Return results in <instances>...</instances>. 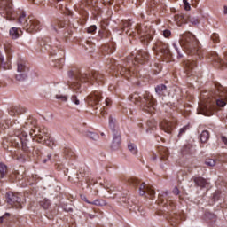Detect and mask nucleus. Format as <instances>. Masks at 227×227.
Wrapping results in <instances>:
<instances>
[{
  "instance_id": "1",
  "label": "nucleus",
  "mask_w": 227,
  "mask_h": 227,
  "mask_svg": "<svg viewBox=\"0 0 227 227\" xmlns=\"http://www.w3.org/2000/svg\"><path fill=\"white\" fill-rule=\"evenodd\" d=\"M227 102V90L219 82H215L214 87L208 94L206 103L199 105L198 114L210 116V104H216L218 107H224Z\"/></svg>"
},
{
  "instance_id": "2",
  "label": "nucleus",
  "mask_w": 227,
  "mask_h": 227,
  "mask_svg": "<svg viewBox=\"0 0 227 227\" xmlns=\"http://www.w3.org/2000/svg\"><path fill=\"white\" fill-rule=\"evenodd\" d=\"M68 77L71 80L67 82L70 90L79 93L81 90V82H88L89 84H103L104 74L98 71H91L89 73L81 74L79 72L69 71Z\"/></svg>"
},
{
  "instance_id": "3",
  "label": "nucleus",
  "mask_w": 227,
  "mask_h": 227,
  "mask_svg": "<svg viewBox=\"0 0 227 227\" xmlns=\"http://www.w3.org/2000/svg\"><path fill=\"white\" fill-rule=\"evenodd\" d=\"M181 47H184L186 54L190 56H195V59H201L203 58V50L196 36L191 32L183 34L179 40Z\"/></svg>"
},
{
  "instance_id": "4",
  "label": "nucleus",
  "mask_w": 227,
  "mask_h": 227,
  "mask_svg": "<svg viewBox=\"0 0 227 227\" xmlns=\"http://www.w3.org/2000/svg\"><path fill=\"white\" fill-rule=\"evenodd\" d=\"M130 101L137 106H140L143 111L146 113H153L155 111V98L150 94V92H145L142 96L135 92L130 96Z\"/></svg>"
},
{
  "instance_id": "5",
  "label": "nucleus",
  "mask_w": 227,
  "mask_h": 227,
  "mask_svg": "<svg viewBox=\"0 0 227 227\" xmlns=\"http://www.w3.org/2000/svg\"><path fill=\"white\" fill-rule=\"evenodd\" d=\"M29 136H27V132L24 131V129H15L14 135L10 137L9 141L11 146L14 148H20L23 152H31V142L28 139Z\"/></svg>"
},
{
  "instance_id": "6",
  "label": "nucleus",
  "mask_w": 227,
  "mask_h": 227,
  "mask_svg": "<svg viewBox=\"0 0 227 227\" xmlns=\"http://www.w3.org/2000/svg\"><path fill=\"white\" fill-rule=\"evenodd\" d=\"M18 24H20L21 27L27 33H36V31H40V21L33 17L27 18L25 12L19 13Z\"/></svg>"
},
{
  "instance_id": "7",
  "label": "nucleus",
  "mask_w": 227,
  "mask_h": 227,
  "mask_svg": "<svg viewBox=\"0 0 227 227\" xmlns=\"http://www.w3.org/2000/svg\"><path fill=\"white\" fill-rule=\"evenodd\" d=\"M136 31L137 32H130L129 35H131V36L137 35L142 43H148V42L153 38V35H152L153 31L146 25H137Z\"/></svg>"
},
{
  "instance_id": "8",
  "label": "nucleus",
  "mask_w": 227,
  "mask_h": 227,
  "mask_svg": "<svg viewBox=\"0 0 227 227\" xmlns=\"http://www.w3.org/2000/svg\"><path fill=\"white\" fill-rule=\"evenodd\" d=\"M0 15L7 20H15V12H13V4L12 0H0Z\"/></svg>"
},
{
  "instance_id": "9",
  "label": "nucleus",
  "mask_w": 227,
  "mask_h": 227,
  "mask_svg": "<svg viewBox=\"0 0 227 227\" xmlns=\"http://www.w3.org/2000/svg\"><path fill=\"white\" fill-rule=\"evenodd\" d=\"M6 203L9 204L12 208H16V210L22 208V199L19 197V194L12 192L6 193Z\"/></svg>"
},
{
  "instance_id": "10",
  "label": "nucleus",
  "mask_w": 227,
  "mask_h": 227,
  "mask_svg": "<svg viewBox=\"0 0 227 227\" xmlns=\"http://www.w3.org/2000/svg\"><path fill=\"white\" fill-rule=\"evenodd\" d=\"M27 72H29V67L26 66V62L24 60H18L17 74L15 75L16 81H26L27 79Z\"/></svg>"
},
{
  "instance_id": "11",
  "label": "nucleus",
  "mask_w": 227,
  "mask_h": 227,
  "mask_svg": "<svg viewBox=\"0 0 227 227\" xmlns=\"http://www.w3.org/2000/svg\"><path fill=\"white\" fill-rule=\"evenodd\" d=\"M153 49V51H156V52H160L162 56H165V58H168V59H170V58L173 56V53H171V51H169V46L164 43L162 41H158Z\"/></svg>"
},
{
  "instance_id": "12",
  "label": "nucleus",
  "mask_w": 227,
  "mask_h": 227,
  "mask_svg": "<svg viewBox=\"0 0 227 227\" xmlns=\"http://www.w3.org/2000/svg\"><path fill=\"white\" fill-rule=\"evenodd\" d=\"M111 70H116L119 72L122 77H125L126 79H130V75H132V72H134V68L130 67H123L120 65L116 66L115 60H112V65L110 66Z\"/></svg>"
},
{
  "instance_id": "13",
  "label": "nucleus",
  "mask_w": 227,
  "mask_h": 227,
  "mask_svg": "<svg viewBox=\"0 0 227 227\" xmlns=\"http://www.w3.org/2000/svg\"><path fill=\"white\" fill-rule=\"evenodd\" d=\"M28 132L29 136L35 137L37 143H43V141H45V134H47V132H45V129H42V128L38 127V124Z\"/></svg>"
},
{
  "instance_id": "14",
  "label": "nucleus",
  "mask_w": 227,
  "mask_h": 227,
  "mask_svg": "<svg viewBox=\"0 0 227 227\" xmlns=\"http://www.w3.org/2000/svg\"><path fill=\"white\" fill-rule=\"evenodd\" d=\"M149 59L150 54H148V51L140 50L135 56V62L133 65H145V63H148Z\"/></svg>"
},
{
  "instance_id": "15",
  "label": "nucleus",
  "mask_w": 227,
  "mask_h": 227,
  "mask_svg": "<svg viewBox=\"0 0 227 227\" xmlns=\"http://www.w3.org/2000/svg\"><path fill=\"white\" fill-rule=\"evenodd\" d=\"M138 192L140 196H149V198L152 200L155 196V190L150 185H146V183L143 182L138 188Z\"/></svg>"
},
{
  "instance_id": "16",
  "label": "nucleus",
  "mask_w": 227,
  "mask_h": 227,
  "mask_svg": "<svg viewBox=\"0 0 227 227\" xmlns=\"http://www.w3.org/2000/svg\"><path fill=\"white\" fill-rule=\"evenodd\" d=\"M87 100L89 106L95 107V106H98L100 100H102V93L94 91L88 96Z\"/></svg>"
},
{
  "instance_id": "17",
  "label": "nucleus",
  "mask_w": 227,
  "mask_h": 227,
  "mask_svg": "<svg viewBox=\"0 0 227 227\" xmlns=\"http://www.w3.org/2000/svg\"><path fill=\"white\" fill-rule=\"evenodd\" d=\"M175 125H176V121L164 120L160 122V127L161 130H163L167 134H171L173 132V129H175Z\"/></svg>"
},
{
  "instance_id": "18",
  "label": "nucleus",
  "mask_w": 227,
  "mask_h": 227,
  "mask_svg": "<svg viewBox=\"0 0 227 227\" xmlns=\"http://www.w3.org/2000/svg\"><path fill=\"white\" fill-rule=\"evenodd\" d=\"M36 125H38V121L36 120V118L29 116L23 124V129L30 132L32 129H35V127H36Z\"/></svg>"
},
{
  "instance_id": "19",
  "label": "nucleus",
  "mask_w": 227,
  "mask_h": 227,
  "mask_svg": "<svg viewBox=\"0 0 227 227\" xmlns=\"http://www.w3.org/2000/svg\"><path fill=\"white\" fill-rule=\"evenodd\" d=\"M213 59L220 65L222 68H227V51L223 53V59L219 57L217 53H214Z\"/></svg>"
},
{
  "instance_id": "20",
  "label": "nucleus",
  "mask_w": 227,
  "mask_h": 227,
  "mask_svg": "<svg viewBox=\"0 0 227 227\" xmlns=\"http://www.w3.org/2000/svg\"><path fill=\"white\" fill-rule=\"evenodd\" d=\"M121 145V135L120 132L114 133V139L111 145L112 150H120Z\"/></svg>"
},
{
  "instance_id": "21",
  "label": "nucleus",
  "mask_w": 227,
  "mask_h": 227,
  "mask_svg": "<svg viewBox=\"0 0 227 227\" xmlns=\"http://www.w3.org/2000/svg\"><path fill=\"white\" fill-rule=\"evenodd\" d=\"M174 20L177 26H184V24H187V20H189V16L186 14H176L174 17Z\"/></svg>"
},
{
  "instance_id": "22",
  "label": "nucleus",
  "mask_w": 227,
  "mask_h": 227,
  "mask_svg": "<svg viewBox=\"0 0 227 227\" xmlns=\"http://www.w3.org/2000/svg\"><path fill=\"white\" fill-rule=\"evenodd\" d=\"M43 138L44 140H43V145H45L46 146H48L49 148H54V146H56V142L54 141V138L52 137H51V135L49 133H46L44 135Z\"/></svg>"
},
{
  "instance_id": "23",
  "label": "nucleus",
  "mask_w": 227,
  "mask_h": 227,
  "mask_svg": "<svg viewBox=\"0 0 227 227\" xmlns=\"http://www.w3.org/2000/svg\"><path fill=\"white\" fill-rule=\"evenodd\" d=\"M40 46L42 47V49H45V51H48V52H50L51 56L56 55V51L59 50V46H52L44 43H40Z\"/></svg>"
},
{
  "instance_id": "24",
  "label": "nucleus",
  "mask_w": 227,
  "mask_h": 227,
  "mask_svg": "<svg viewBox=\"0 0 227 227\" xmlns=\"http://www.w3.org/2000/svg\"><path fill=\"white\" fill-rule=\"evenodd\" d=\"M184 68H185V72L186 74L189 76L191 75V70H194V68H196V60H185L184 62Z\"/></svg>"
},
{
  "instance_id": "25",
  "label": "nucleus",
  "mask_w": 227,
  "mask_h": 227,
  "mask_svg": "<svg viewBox=\"0 0 227 227\" xmlns=\"http://www.w3.org/2000/svg\"><path fill=\"white\" fill-rule=\"evenodd\" d=\"M25 111L20 106H14L9 109V114L10 116H18V114H22Z\"/></svg>"
},
{
  "instance_id": "26",
  "label": "nucleus",
  "mask_w": 227,
  "mask_h": 227,
  "mask_svg": "<svg viewBox=\"0 0 227 227\" xmlns=\"http://www.w3.org/2000/svg\"><path fill=\"white\" fill-rule=\"evenodd\" d=\"M155 92L160 97H166V93H168V87L164 84H160L155 87Z\"/></svg>"
},
{
  "instance_id": "27",
  "label": "nucleus",
  "mask_w": 227,
  "mask_h": 227,
  "mask_svg": "<svg viewBox=\"0 0 227 227\" xmlns=\"http://www.w3.org/2000/svg\"><path fill=\"white\" fill-rule=\"evenodd\" d=\"M192 180L197 187L203 188L207 186V184H208V182H207V179L203 177H193Z\"/></svg>"
},
{
  "instance_id": "28",
  "label": "nucleus",
  "mask_w": 227,
  "mask_h": 227,
  "mask_svg": "<svg viewBox=\"0 0 227 227\" xmlns=\"http://www.w3.org/2000/svg\"><path fill=\"white\" fill-rule=\"evenodd\" d=\"M9 33H10V36H12L13 40H17V38H19V36L22 35V30L17 27H12Z\"/></svg>"
},
{
  "instance_id": "29",
  "label": "nucleus",
  "mask_w": 227,
  "mask_h": 227,
  "mask_svg": "<svg viewBox=\"0 0 227 227\" xmlns=\"http://www.w3.org/2000/svg\"><path fill=\"white\" fill-rule=\"evenodd\" d=\"M159 152H160V159L162 160H166L168 157H169V151H168V148L160 147Z\"/></svg>"
},
{
  "instance_id": "30",
  "label": "nucleus",
  "mask_w": 227,
  "mask_h": 227,
  "mask_svg": "<svg viewBox=\"0 0 227 227\" xmlns=\"http://www.w3.org/2000/svg\"><path fill=\"white\" fill-rule=\"evenodd\" d=\"M109 128L111 129V130L114 134H116V132H119L115 129L116 128V120H114V118H113V116L109 117Z\"/></svg>"
},
{
  "instance_id": "31",
  "label": "nucleus",
  "mask_w": 227,
  "mask_h": 227,
  "mask_svg": "<svg viewBox=\"0 0 227 227\" xmlns=\"http://www.w3.org/2000/svg\"><path fill=\"white\" fill-rule=\"evenodd\" d=\"M8 174V167L4 163H0V178H4Z\"/></svg>"
},
{
  "instance_id": "32",
  "label": "nucleus",
  "mask_w": 227,
  "mask_h": 227,
  "mask_svg": "<svg viewBox=\"0 0 227 227\" xmlns=\"http://www.w3.org/2000/svg\"><path fill=\"white\" fill-rule=\"evenodd\" d=\"M39 205L43 210H49L51 208V200L44 199L39 202Z\"/></svg>"
},
{
  "instance_id": "33",
  "label": "nucleus",
  "mask_w": 227,
  "mask_h": 227,
  "mask_svg": "<svg viewBox=\"0 0 227 227\" xmlns=\"http://www.w3.org/2000/svg\"><path fill=\"white\" fill-rule=\"evenodd\" d=\"M210 139V133L207 130H203L200 134V141L201 143H207Z\"/></svg>"
},
{
  "instance_id": "34",
  "label": "nucleus",
  "mask_w": 227,
  "mask_h": 227,
  "mask_svg": "<svg viewBox=\"0 0 227 227\" xmlns=\"http://www.w3.org/2000/svg\"><path fill=\"white\" fill-rule=\"evenodd\" d=\"M132 26L129 20H123L122 21V30L125 31L126 35H129V28Z\"/></svg>"
},
{
  "instance_id": "35",
  "label": "nucleus",
  "mask_w": 227,
  "mask_h": 227,
  "mask_svg": "<svg viewBox=\"0 0 227 227\" xmlns=\"http://www.w3.org/2000/svg\"><path fill=\"white\" fill-rule=\"evenodd\" d=\"M66 26H67V24L65 23V21L59 20V21L55 22L54 25H52V27H53L54 31H58V27L59 28L66 27Z\"/></svg>"
},
{
  "instance_id": "36",
  "label": "nucleus",
  "mask_w": 227,
  "mask_h": 227,
  "mask_svg": "<svg viewBox=\"0 0 227 227\" xmlns=\"http://www.w3.org/2000/svg\"><path fill=\"white\" fill-rule=\"evenodd\" d=\"M147 127L150 129V130H155L157 127V122L155 121V120H149L147 121Z\"/></svg>"
},
{
  "instance_id": "37",
  "label": "nucleus",
  "mask_w": 227,
  "mask_h": 227,
  "mask_svg": "<svg viewBox=\"0 0 227 227\" xmlns=\"http://www.w3.org/2000/svg\"><path fill=\"white\" fill-rule=\"evenodd\" d=\"M129 184H130L133 187H137L139 185V179L136 177H131L128 179Z\"/></svg>"
},
{
  "instance_id": "38",
  "label": "nucleus",
  "mask_w": 227,
  "mask_h": 227,
  "mask_svg": "<svg viewBox=\"0 0 227 227\" xmlns=\"http://www.w3.org/2000/svg\"><path fill=\"white\" fill-rule=\"evenodd\" d=\"M192 148V146H191V145H184L182 150L183 155H188L189 153H191Z\"/></svg>"
},
{
  "instance_id": "39",
  "label": "nucleus",
  "mask_w": 227,
  "mask_h": 227,
  "mask_svg": "<svg viewBox=\"0 0 227 227\" xmlns=\"http://www.w3.org/2000/svg\"><path fill=\"white\" fill-rule=\"evenodd\" d=\"M70 100L71 102H73V104H75V106H79L81 104L79 97H77V94H73L70 98Z\"/></svg>"
},
{
  "instance_id": "40",
  "label": "nucleus",
  "mask_w": 227,
  "mask_h": 227,
  "mask_svg": "<svg viewBox=\"0 0 227 227\" xmlns=\"http://www.w3.org/2000/svg\"><path fill=\"white\" fill-rule=\"evenodd\" d=\"M128 148L129 150V152H131V153H133V155H136L137 153V147H136V145L132 143L128 145Z\"/></svg>"
},
{
  "instance_id": "41",
  "label": "nucleus",
  "mask_w": 227,
  "mask_h": 227,
  "mask_svg": "<svg viewBox=\"0 0 227 227\" xmlns=\"http://www.w3.org/2000/svg\"><path fill=\"white\" fill-rule=\"evenodd\" d=\"M87 137L92 139L93 141H97V139H98V135L93 132H87Z\"/></svg>"
},
{
  "instance_id": "42",
  "label": "nucleus",
  "mask_w": 227,
  "mask_h": 227,
  "mask_svg": "<svg viewBox=\"0 0 227 227\" xmlns=\"http://www.w3.org/2000/svg\"><path fill=\"white\" fill-rule=\"evenodd\" d=\"M205 164L207 166H209L210 168H213V166H215L216 161L214 159H207L205 161Z\"/></svg>"
},
{
  "instance_id": "43",
  "label": "nucleus",
  "mask_w": 227,
  "mask_h": 227,
  "mask_svg": "<svg viewBox=\"0 0 227 227\" xmlns=\"http://www.w3.org/2000/svg\"><path fill=\"white\" fill-rule=\"evenodd\" d=\"M187 130H189V125H186V126H184L183 128H181L179 130L178 137H181V136H184V134H185V132H187Z\"/></svg>"
},
{
  "instance_id": "44",
  "label": "nucleus",
  "mask_w": 227,
  "mask_h": 227,
  "mask_svg": "<svg viewBox=\"0 0 227 227\" xmlns=\"http://www.w3.org/2000/svg\"><path fill=\"white\" fill-rule=\"evenodd\" d=\"M89 205H96L98 207H102V205H106V203H104V200H95L92 202H89Z\"/></svg>"
},
{
  "instance_id": "45",
  "label": "nucleus",
  "mask_w": 227,
  "mask_h": 227,
  "mask_svg": "<svg viewBox=\"0 0 227 227\" xmlns=\"http://www.w3.org/2000/svg\"><path fill=\"white\" fill-rule=\"evenodd\" d=\"M211 40H213L214 43H219V42H221V39H219L218 34H213L211 35Z\"/></svg>"
},
{
  "instance_id": "46",
  "label": "nucleus",
  "mask_w": 227,
  "mask_h": 227,
  "mask_svg": "<svg viewBox=\"0 0 227 227\" xmlns=\"http://www.w3.org/2000/svg\"><path fill=\"white\" fill-rule=\"evenodd\" d=\"M55 98H57V100H61V102H67L68 100V98L67 96L59 95V94L55 96Z\"/></svg>"
},
{
  "instance_id": "47",
  "label": "nucleus",
  "mask_w": 227,
  "mask_h": 227,
  "mask_svg": "<svg viewBox=\"0 0 227 227\" xmlns=\"http://www.w3.org/2000/svg\"><path fill=\"white\" fill-rule=\"evenodd\" d=\"M97 31V26L92 25L87 28V33L93 35Z\"/></svg>"
},
{
  "instance_id": "48",
  "label": "nucleus",
  "mask_w": 227,
  "mask_h": 227,
  "mask_svg": "<svg viewBox=\"0 0 227 227\" xmlns=\"http://www.w3.org/2000/svg\"><path fill=\"white\" fill-rule=\"evenodd\" d=\"M188 20H190L191 24H194L195 26L196 24H200V20L196 18H192L188 16Z\"/></svg>"
},
{
  "instance_id": "49",
  "label": "nucleus",
  "mask_w": 227,
  "mask_h": 227,
  "mask_svg": "<svg viewBox=\"0 0 227 227\" xmlns=\"http://www.w3.org/2000/svg\"><path fill=\"white\" fill-rule=\"evenodd\" d=\"M33 155H37V157H40L42 155V151L38 148H34L32 151Z\"/></svg>"
},
{
  "instance_id": "50",
  "label": "nucleus",
  "mask_w": 227,
  "mask_h": 227,
  "mask_svg": "<svg viewBox=\"0 0 227 227\" xmlns=\"http://www.w3.org/2000/svg\"><path fill=\"white\" fill-rule=\"evenodd\" d=\"M163 36H164L165 38H169V36H171V31L168 30V29L164 30V31H163Z\"/></svg>"
},
{
  "instance_id": "51",
  "label": "nucleus",
  "mask_w": 227,
  "mask_h": 227,
  "mask_svg": "<svg viewBox=\"0 0 227 227\" xmlns=\"http://www.w3.org/2000/svg\"><path fill=\"white\" fill-rule=\"evenodd\" d=\"M65 155H67V157H74V152H72L70 149H66Z\"/></svg>"
},
{
  "instance_id": "52",
  "label": "nucleus",
  "mask_w": 227,
  "mask_h": 227,
  "mask_svg": "<svg viewBox=\"0 0 227 227\" xmlns=\"http://www.w3.org/2000/svg\"><path fill=\"white\" fill-rule=\"evenodd\" d=\"M6 217H10V213H5L3 216H0V224L4 223Z\"/></svg>"
},
{
  "instance_id": "53",
  "label": "nucleus",
  "mask_w": 227,
  "mask_h": 227,
  "mask_svg": "<svg viewBox=\"0 0 227 227\" xmlns=\"http://www.w3.org/2000/svg\"><path fill=\"white\" fill-rule=\"evenodd\" d=\"M219 196H221V192L217 191V192H215L214 195H213V198L215 200H219Z\"/></svg>"
},
{
  "instance_id": "54",
  "label": "nucleus",
  "mask_w": 227,
  "mask_h": 227,
  "mask_svg": "<svg viewBox=\"0 0 227 227\" xmlns=\"http://www.w3.org/2000/svg\"><path fill=\"white\" fill-rule=\"evenodd\" d=\"M172 192L173 194H175V196H178V194H180V190L178 189V187L175 186Z\"/></svg>"
},
{
  "instance_id": "55",
  "label": "nucleus",
  "mask_w": 227,
  "mask_h": 227,
  "mask_svg": "<svg viewBox=\"0 0 227 227\" xmlns=\"http://www.w3.org/2000/svg\"><path fill=\"white\" fill-rule=\"evenodd\" d=\"M183 3L185 10H191V6L189 5V2H187V0H183Z\"/></svg>"
},
{
  "instance_id": "56",
  "label": "nucleus",
  "mask_w": 227,
  "mask_h": 227,
  "mask_svg": "<svg viewBox=\"0 0 227 227\" xmlns=\"http://www.w3.org/2000/svg\"><path fill=\"white\" fill-rule=\"evenodd\" d=\"M0 67H4V68L6 67V65L4 64V59L1 54H0Z\"/></svg>"
},
{
  "instance_id": "57",
  "label": "nucleus",
  "mask_w": 227,
  "mask_h": 227,
  "mask_svg": "<svg viewBox=\"0 0 227 227\" xmlns=\"http://www.w3.org/2000/svg\"><path fill=\"white\" fill-rule=\"evenodd\" d=\"M51 157H52V155L48 154V155H47V158H44V159L43 160V164H47V162H49V160H51Z\"/></svg>"
},
{
  "instance_id": "58",
  "label": "nucleus",
  "mask_w": 227,
  "mask_h": 227,
  "mask_svg": "<svg viewBox=\"0 0 227 227\" xmlns=\"http://www.w3.org/2000/svg\"><path fill=\"white\" fill-rule=\"evenodd\" d=\"M103 35L106 36V38H109V36H111L109 30H103Z\"/></svg>"
},
{
  "instance_id": "59",
  "label": "nucleus",
  "mask_w": 227,
  "mask_h": 227,
  "mask_svg": "<svg viewBox=\"0 0 227 227\" xmlns=\"http://www.w3.org/2000/svg\"><path fill=\"white\" fill-rule=\"evenodd\" d=\"M80 175H82V176H87V174H86V169L84 168H81L80 169Z\"/></svg>"
},
{
  "instance_id": "60",
  "label": "nucleus",
  "mask_w": 227,
  "mask_h": 227,
  "mask_svg": "<svg viewBox=\"0 0 227 227\" xmlns=\"http://www.w3.org/2000/svg\"><path fill=\"white\" fill-rule=\"evenodd\" d=\"M105 102H106V106H111L112 104L111 98H106Z\"/></svg>"
},
{
  "instance_id": "61",
  "label": "nucleus",
  "mask_w": 227,
  "mask_h": 227,
  "mask_svg": "<svg viewBox=\"0 0 227 227\" xmlns=\"http://www.w3.org/2000/svg\"><path fill=\"white\" fill-rule=\"evenodd\" d=\"M222 141L224 145H227V137L225 136H222Z\"/></svg>"
},
{
  "instance_id": "62",
  "label": "nucleus",
  "mask_w": 227,
  "mask_h": 227,
  "mask_svg": "<svg viewBox=\"0 0 227 227\" xmlns=\"http://www.w3.org/2000/svg\"><path fill=\"white\" fill-rule=\"evenodd\" d=\"M89 217H90V219H95V217H97V215L90 214Z\"/></svg>"
},
{
  "instance_id": "63",
  "label": "nucleus",
  "mask_w": 227,
  "mask_h": 227,
  "mask_svg": "<svg viewBox=\"0 0 227 227\" xmlns=\"http://www.w3.org/2000/svg\"><path fill=\"white\" fill-rule=\"evenodd\" d=\"M223 13H224L225 15H227V6H226V5L223 7Z\"/></svg>"
},
{
  "instance_id": "64",
  "label": "nucleus",
  "mask_w": 227,
  "mask_h": 227,
  "mask_svg": "<svg viewBox=\"0 0 227 227\" xmlns=\"http://www.w3.org/2000/svg\"><path fill=\"white\" fill-rule=\"evenodd\" d=\"M86 43H87V45H93V42H91L90 40H88Z\"/></svg>"
}]
</instances>
